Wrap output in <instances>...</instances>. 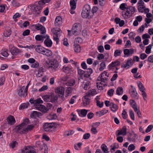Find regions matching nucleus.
<instances>
[{
	"instance_id": "nucleus-29",
	"label": "nucleus",
	"mask_w": 153,
	"mask_h": 153,
	"mask_svg": "<svg viewBox=\"0 0 153 153\" xmlns=\"http://www.w3.org/2000/svg\"><path fill=\"white\" fill-rule=\"evenodd\" d=\"M29 102L31 103H33L34 104H35V105L39 103H43V101L41 100L40 98H39L35 100H34L33 99H31L30 100Z\"/></svg>"
},
{
	"instance_id": "nucleus-4",
	"label": "nucleus",
	"mask_w": 153,
	"mask_h": 153,
	"mask_svg": "<svg viewBox=\"0 0 153 153\" xmlns=\"http://www.w3.org/2000/svg\"><path fill=\"white\" fill-rule=\"evenodd\" d=\"M81 25L79 23H77L74 24L72 27L73 34L76 36L77 35L81 30Z\"/></svg>"
},
{
	"instance_id": "nucleus-36",
	"label": "nucleus",
	"mask_w": 153,
	"mask_h": 153,
	"mask_svg": "<svg viewBox=\"0 0 153 153\" xmlns=\"http://www.w3.org/2000/svg\"><path fill=\"white\" fill-rule=\"evenodd\" d=\"M122 13V16L125 19L129 18L131 16V13H130L129 12L128 13V11H123Z\"/></svg>"
},
{
	"instance_id": "nucleus-56",
	"label": "nucleus",
	"mask_w": 153,
	"mask_h": 153,
	"mask_svg": "<svg viewBox=\"0 0 153 153\" xmlns=\"http://www.w3.org/2000/svg\"><path fill=\"white\" fill-rule=\"evenodd\" d=\"M21 14L18 13H16L15 15L13 16V19L14 20L15 22H17V20L16 18H18L20 17Z\"/></svg>"
},
{
	"instance_id": "nucleus-24",
	"label": "nucleus",
	"mask_w": 153,
	"mask_h": 153,
	"mask_svg": "<svg viewBox=\"0 0 153 153\" xmlns=\"http://www.w3.org/2000/svg\"><path fill=\"white\" fill-rule=\"evenodd\" d=\"M42 54L49 57L53 55V53L51 51L45 48Z\"/></svg>"
},
{
	"instance_id": "nucleus-51",
	"label": "nucleus",
	"mask_w": 153,
	"mask_h": 153,
	"mask_svg": "<svg viewBox=\"0 0 153 153\" xmlns=\"http://www.w3.org/2000/svg\"><path fill=\"white\" fill-rule=\"evenodd\" d=\"M130 103L131 106L132 108L137 106L135 101L133 100H130Z\"/></svg>"
},
{
	"instance_id": "nucleus-34",
	"label": "nucleus",
	"mask_w": 153,
	"mask_h": 153,
	"mask_svg": "<svg viewBox=\"0 0 153 153\" xmlns=\"http://www.w3.org/2000/svg\"><path fill=\"white\" fill-rule=\"evenodd\" d=\"M118 133L117 134V136L120 135H126L127 133L126 129L124 127H123L121 131L118 130Z\"/></svg>"
},
{
	"instance_id": "nucleus-35",
	"label": "nucleus",
	"mask_w": 153,
	"mask_h": 153,
	"mask_svg": "<svg viewBox=\"0 0 153 153\" xmlns=\"http://www.w3.org/2000/svg\"><path fill=\"white\" fill-rule=\"evenodd\" d=\"M35 39L38 41H42L46 38V35H37L35 37Z\"/></svg>"
},
{
	"instance_id": "nucleus-8",
	"label": "nucleus",
	"mask_w": 153,
	"mask_h": 153,
	"mask_svg": "<svg viewBox=\"0 0 153 153\" xmlns=\"http://www.w3.org/2000/svg\"><path fill=\"white\" fill-rule=\"evenodd\" d=\"M54 126L53 123H45L44 125V128L45 131L50 132L52 131V128Z\"/></svg>"
},
{
	"instance_id": "nucleus-46",
	"label": "nucleus",
	"mask_w": 153,
	"mask_h": 153,
	"mask_svg": "<svg viewBox=\"0 0 153 153\" xmlns=\"http://www.w3.org/2000/svg\"><path fill=\"white\" fill-rule=\"evenodd\" d=\"M12 3L13 6L15 7H18L20 5L19 3L17 0H12Z\"/></svg>"
},
{
	"instance_id": "nucleus-41",
	"label": "nucleus",
	"mask_w": 153,
	"mask_h": 153,
	"mask_svg": "<svg viewBox=\"0 0 153 153\" xmlns=\"http://www.w3.org/2000/svg\"><path fill=\"white\" fill-rule=\"evenodd\" d=\"M122 53V51L120 50H116L114 51V56L115 57L120 56H121Z\"/></svg>"
},
{
	"instance_id": "nucleus-50",
	"label": "nucleus",
	"mask_w": 153,
	"mask_h": 153,
	"mask_svg": "<svg viewBox=\"0 0 153 153\" xmlns=\"http://www.w3.org/2000/svg\"><path fill=\"white\" fill-rule=\"evenodd\" d=\"M82 35L85 37H87L88 36H89L90 35V33L85 30H82Z\"/></svg>"
},
{
	"instance_id": "nucleus-15",
	"label": "nucleus",
	"mask_w": 153,
	"mask_h": 153,
	"mask_svg": "<svg viewBox=\"0 0 153 153\" xmlns=\"http://www.w3.org/2000/svg\"><path fill=\"white\" fill-rule=\"evenodd\" d=\"M44 43L47 47H51L52 45V42L51 40L49 38V36L48 35H46Z\"/></svg>"
},
{
	"instance_id": "nucleus-9",
	"label": "nucleus",
	"mask_w": 153,
	"mask_h": 153,
	"mask_svg": "<svg viewBox=\"0 0 153 153\" xmlns=\"http://www.w3.org/2000/svg\"><path fill=\"white\" fill-rule=\"evenodd\" d=\"M21 153H36V152L32 147L27 146L21 150Z\"/></svg>"
},
{
	"instance_id": "nucleus-5",
	"label": "nucleus",
	"mask_w": 153,
	"mask_h": 153,
	"mask_svg": "<svg viewBox=\"0 0 153 153\" xmlns=\"http://www.w3.org/2000/svg\"><path fill=\"white\" fill-rule=\"evenodd\" d=\"M18 94L20 97H25L27 95V89H25V86H23L18 91Z\"/></svg>"
},
{
	"instance_id": "nucleus-54",
	"label": "nucleus",
	"mask_w": 153,
	"mask_h": 153,
	"mask_svg": "<svg viewBox=\"0 0 153 153\" xmlns=\"http://www.w3.org/2000/svg\"><path fill=\"white\" fill-rule=\"evenodd\" d=\"M129 113L131 118L132 120H134V114L133 111L131 110H130L129 111Z\"/></svg>"
},
{
	"instance_id": "nucleus-2",
	"label": "nucleus",
	"mask_w": 153,
	"mask_h": 153,
	"mask_svg": "<svg viewBox=\"0 0 153 153\" xmlns=\"http://www.w3.org/2000/svg\"><path fill=\"white\" fill-rule=\"evenodd\" d=\"M91 11V8L90 6L88 5H85L83 7L82 12V17L84 18H88L89 19L91 17V16H90Z\"/></svg>"
},
{
	"instance_id": "nucleus-37",
	"label": "nucleus",
	"mask_w": 153,
	"mask_h": 153,
	"mask_svg": "<svg viewBox=\"0 0 153 153\" xmlns=\"http://www.w3.org/2000/svg\"><path fill=\"white\" fill-rule=\"evenodd\" d=\"M41 115V114L38 111H34L30 115V116L32 118H36L39 117Z\"/></svg>"
},
{
	"instance_id": "nucleus-12",
	"label": "nucleus",
	"mask_w": 153,
	"mask_h": 153,
	"mask_svg": "<svg viewBox=\"0 0 153 153\" xmlns=\"http://www.w3.org/2000/svg\"><path fill=\"white\" fill-rule=\"evenodd\" d=\"M58 99V97L54 93H51L49 94V102L52 103L56 102Z\"/></svg>"
},
{
	"instance_id": "nucleus-60",
	"label": "nucleus",
	"mask_w": 153,
	"mask_h": 153,
	"mask_svg": "<svg viewBox=\"0 0 153 153\" xmlns=\"http://www.w3.org/2000/svg\"><path fill=\"white\" fill-rule=\"evenodd\" d=\"M39 66V63L36 61L33 63L31 65V67L33 68H37Z\"/></svg>"
},
{
	"instance_id": "nucleus-61",
	"label": "nucleus",
	"mask_w": 153,
	"mask_h": 153,
	"mask_svg": "<svg viewBox=\"0 0 153 153\" xmlns=\"http://www.w3.org/2000/svg\"><path fill=\"white\" fill-rule=\"evenodd\" d=\"M96 92V91L95 90L93 89L90 90L87 93L89 95V96H90V97L91 96H93L95 94Z\"/></svg>"
},
{
	"instance_id": "nucleus-19",
	"label": "nucleus",
	"mask_w": 153,
	"mask_h": 153,
	"mask_svg": "<svg viewBox=\"0 0 153 153\" xmlns=\"http://www.w3.org/2000/svg\"><path fill=\"white\" fill-rule=\"evenodd\" d=\"M65 88L62 87H60L57 88L55 89V92L58 95L64 94Z\"/></svg>"
},
{
	"instance_id": "nucleus-48",
	"label": "nucleus",
	"mask_w": 153,
	"mask_h": 153,
	"mask_svg": "<svg viewBox=\"0 0 153 153\" xmlns=\"http://www.w3.org/2000/svg\"><path fill=\"white\" fill-rule=\"evenodd\" d=\"M101 148L102 150L105 153H108L109 152L108 151V149L107 146L105 144H102L101 146Z\"/></svg>"
},
{
	"instance_id": "nucleus-28",
	"label": "nucleus",
	"mask_w": 153,
	"mask_h": 153,
	"mask_svg": "<svg viewBox=\"0 0 153 153\" xmlns=\"http://www.w3.org/2000/svg\"><path fill=\"white\" fill-rule=\"evenodd\" d=\"M10 51L13 55H16L21 52L19 49L16 48L12 49Z\"/></svg>"
},
{
	"instance_id": "nucleus-14",
	"label": "nucleus",
	"mask_w": 153,
	"mask_h": 153,
	"mask_svg": "<svg viewBox=\"0 0 153 153\" xmlns=\"http://www.w3.org/2000/svg\"><path fill=\"white\" fill-rule=\"evenodd\" d=\"M14 130L16 132L22 133L25 132V127L21 124L18 126H16Z\"/></svg>"
},
{
	"instance_id": "nucleus-7",
	"label": "nucleus",
	"mask_w": 153,
	"mask_h": 153,
	"mask_svg": "<svg viewBox=\"0 0 153 153\" xmlns=\"http://www.w3.org/2000/svg\"><path fill=\"white\" fill-rule=\"evenodd\" d=\"M42 8V6L35 4L33 6L32 8L33 13L36 15L39 14L40 13Z\"/></svg>"
},
{
	"instance_id": "nucleus-22",
	"label": "nucleus",
	"mask_w": 153,
	"mask_h": 153,
	"mask_svg": "<svg viewBox=\"0 0 153 153\" xmlns=\"http://www.w3.org/2000/svg\"><path fill=\"white\" fill-rule=\"evenodd\" d=\"M62 18L59 16H57L55 19V24L56 26H59L62 24Z\"/></svg>"
},
{
	"instance_id": "nucleus-58",
	"label": "nucleus",
	"mask_w": 153,
	"mask_h": 153,
	"mask_svg": "<svg viewBox=\"0 0 153 153\" xmlns=\"http://www.w3.org/2000/svg\"><path fill=\"white\" fill-rule=\"evenodd\" d=\"M100 68L99 70L100 71H102L105 67V63L104 62H102L100 64Z\"/></svg>"
},
{
	"instance_id": "nucleus-27",
	"label": "nucleus",
	"mask_w": 153,
	"mask_h": 153,
	"mask_svg": "<svg viewBox=\"0 0 153 153\" xmlns=\"http://www.w3.org/2000/svg\"><path fill=\"white\" fill-rule=\"evenodd\" d=\"M92 72L93 71L91 68H88L86 71H85L84 77L86 78L90 76Z\"/></svg>"
},
{
	"instance_id": "nucleus-30",
	"label": "nucleus",
	"mask_w": 153,
	"mask_h": 153,
	"mask_svg": "<svg viewBox=\"0 0 153 153\" xmlns=\"http://www.w3.org/2000/svg\"><path fill=\"white\" fill-rule=\"evenodd\" d=\"M40 153H48L47 146L45 144H43L42 146Z\"/></svg>"
},
{
	"instance_id": "nucleus-6",
	"label": "nucleus",
	"mask_w": 153,
	"mask_h": 153,
	"mask_svg": "<svg viewBox=\"0 0 153 153\" xmlns=\"http://www.w3.org/2000/svg\"><path fill=\"white\" fill-rule=\"evenodd\" d=\"M120 62L118 60L116 61L112 62L110 64L108 67V69L109 70H113L114 68H115L117 70H118L119 68H117V66L120 65Z\"/></svg>"
},
{
	"instance_id": "nucleus-40",
	"label": "nucleus",
	"mask_w": 153,
	"mask_h": 153,
	"mask_svg": "<svg viewBox=\"0 0 153 153\" xmlns=\"http://www.w3.org/2000/svg\"><path fill=\"white\" fill-rule=\"evenodd\" d=\"M74 51L76 52H79L81 51V48L79 45L75 44L74 45Z\"/></svg>"
},
{
	"instance_id": "nucleus-42",
	"label": "nucleus",
	"mask_w": 153,
	"mask_h": 153,
	"mask_svg": "<svg viewBox=\"0 0 153 153\" xmlns=\"http://www.w3.org/2000/svg\"><path fill=\"white\" fill-rule=\"evenodd\" d=\"M57 118V116L56 114H50L48 116V118L50 120H55Z\"/></svg>"
},
{
	"instance_id": "nucleus-44",
	"label": "nucleus",
	"mask_w": 153,
	"mask_h": 153,
	"mask_svg": "<svg viewBox=\"0 0 153 153\" xmlns=\"http://www.w3.org/2000/svg\"><path fill=\"white\" fill-rule=\"evenodd\" d=\"M152 45H149L146 47L145 52L146 53L149 54L151 53V49L152 48Z\"/></svg>"
},
{
	"instance_id": "nucleus-55",
	"label": "nucleus",
	"mask_w": 153,
	"mask_h": 153,
	"mask_svg": "<svg viewBox=\"0 0 153 153\" xmlns=\"http://www.w3.org/2000/svg\"><path fill=\"white\" fill-rule=\"evenodd\" d=\"M28 104L24 103L21 104L19 107L20 109H23L28 107Z\"/></svg>"
},
{
	"instance_id": "nucleus-3",
	"label": "nucleus",
	"mask_w": 153,
	"mask_h": 153,
	"mask_svg": "<svg viewBox=\"0 0 153 153\" xmlns=\"http://www.w3.org/2000/svg\"><path fill=\"white\" fill-rule=\"evenodd\" d=\"M52 32L53 34V39L55 41L57 44L58 42L59 38V35L61 33V31L59 28H53L52 29Z\"/></svg>"
},
{
	"instance_id": "nucleus-52",
	"label": "nucleus",
	"mask_w": 153,
	"mask_h": 153,
	"mask_svg": "<svg viewBox=\"0 0 153 153\" xmlns=\"http://www.w3.org/2000/svg\"><path fill=\"white\" fill-rule=\"evenodd\" d=\"M138 86L140 91L141 92L143 91H145V89L141 82H140L138 84Z\"/></svg>"
},
{
	"instance_id": "nucleus-18",
	"label": "nucleus",
	"mask_w": 153,
	"mask_h": 153,
	"mask_svg": "<svg viewBox=\"0 0 153 153\" xmlns=\"http://www.w3.org/2000/svg\"><path fill=\"white\" fill-rule=\"evenodd\" d=\"M132 88L131 91L130 92L131 96L133 98L137 99L138 97V94L135 88H133L132 86H131Z\"/></svg>"
},
{
	"instance_id": "nucleus-33",
	"label": "nucleus",
	"mask_w": 153,
	"mask_h": 153,
	"mask_svg": "<svg viewBox=\"0 0 153 153\" xmlns=\"http://www.w3.org/2000/svg\"><path fill=\"white\" fill-rule=\"evenodd\" d=\"M78 73L79 75L80 76L78 80L79 81L81 79H82L83 76H84V74H85V71L80 69L78 70Z\"/></svg>"
},
{
	"instance_id": "nucleus-25",
	"label": "nucleus",
	"mask_w": 153,
	"mask_h": 153,
	"mask_svg": "<svg viewBox=\"0 0 153 153\" xmlns=\"http://www.w3.org/2000/svg\"><path fill=\"white\" fill-rule=\"evenodd\" d=\"M80 111V113L78 112L79 115L81 117H85L87 115L88 110H87L85 109H82L79 110Z\"/></svg>"
},
{
	"instance_id": "nucleus-26",
	"label": "nucleus",
	"mask_w": 153,
	"mask_h": 153,
	"mask_svg": "<svg viewBox=\"0 0 153 153\" xmlns=\"http://www.w3.org/2000/svg\"><path fill=\"white\" fill-rule=\"evenodd\" d=\"M73 89V88L71 87H69L67 88L65 91V97L66 98H67L69 96L71 95V94L72 92Z\"/></svg>"
},
{
	"instance_id": "nucleus-1",
	"label": "nucleus",
	"mask_w": 153,
	"mask_h": 153,
	"mask_svg": "<svg viewBox=\"0 0 153 153\" xmlns=\"http://www.w3.org/2000/svg\"><path fill=\"white\" fill-rule=\"evenodd\" d=\"M59 64L57 60L55 59L50 60L49 62H46L45 66L47 68H51L53 71H55L57 69Z\"/></svg>"
},
{
	"instance_id": "nucleus-62",
	"label": "nucleus",
	"mask_w": 153,
	"mask_h": 153,
	"mask_svg": "<svg viewBox=\"0 0 153 153\" xmlns=\"http://www.w3.org/2000/svg\"><path fill=\"white\" fill-rule=\"evenodd\" d=\"M135 149V146L133 144H131L128 146V149L129 151H131Z\"/></svg>"
},
{
	"instance_id": "nucleus-64",
	"label": "nucleus",
	"mask_w": 153,
	"mask_h": 153,
	"mask_svg": "<svg viewBox=\"0 0 153 153\" xmlns=\"http://www.w3.org/2000/svg\"><path fill=\"white\" fill-rule=\"evenodd\" d=\"M98 80H100L101 82H105L107 81V79L106 77L105 78L104 77H101V76L100 77H99Z\"/></svg>"
},
{
	"instance_id": "nucleus-59",
	"label": "nucleus",
	"mask_w": 153,
	"mask_h": 153,
	"mask_svg": "<svg viewBox=\"0 0 153 153\" xmlns=\"http://www.w3.org/2000/svg\"><path fill=\"white\" fill-rule=\"evenodd\" d=\"M49 94L46 95L42 97L44 100L46 102H49Z\"/></svg>"
},
{
	"instance_id": "nucleus-20",
	"label": "nucleus",
	"mask_w": 153,
	"mask_h": 153,
	"mask_svg": "<svg viewBox=\"0 0 153 153\" xmlns=\"http://www.w3.org/2000/svg\"><path fill=\"white\" fill-rule=\"evenodd\" d=\"M34 48L37 52L42 54L45 49V48L39 45L35 46Z\"/></svg>"
},
{
	"instance_id": "nucleus-31",
	"label": "nucleus",
	"mask_w": 153,
	"mask_h": 153,
	"mask_svg": "<svg viewBox=\"0 0 153 153\" xmlns=\"http://www.w3.org/2000/svg\"><path fill=\"white\" fill-rule=\"evenodd\" d=\"M77 0H71L70 4L71 10H75L76 7V4Z\"/></svg>"
},
{
	"instance_id": "nucleus-21",
	"label": "nucleus",
	"mask_w": 153,
	"mask_h": 153,
	"mask_svg": "<svg viewBox=\"0 0 153 153\" xmlns=\"http://www.w3.org/2000/svg\"><path fill=\"white\" fill-rule=\"evenodd\" d=\"M124 53L125 55L128 56L130 54H132L134 53V50L132 48L129 49H125L124 50Z\"/></svg>"
},
{
	"instance_id": "nucleus-17",
	"label": "nucleus",
	"mask_w": 153,
	"mask_h": 153,
	"mask_svg": "<svg viewBox=\"0 0 153 153\" xmlns=\"http://www.w3.org/2000/svg\"><path fill=\"white\" fill-rule=\"evenodd\" d=\"M7 123L10 125H13L16 123L15 120L13 116L10 115L7 119Z\"/></svg>"
},
{
	"instance_id": "nucleus-53",
	"label": "nucleus",
	"mask_w": 153,
	"mask_h": 153,
	"mask_svg": "<svg viewBox=\"0 0 153 153\" xmlns=\"http://www.w3.org/2000/svg\"><path fill=\"white\" fill-rule=\"evenodd\" d=\"M74 133V131L73 130H71L70 131H66L64 132V135L68 136Z\"/></svg>"
},
{
	"instance_id": "nucleus-47",
	"label": "nucleus",
	"mask_w": 153,
	"mask_h": 153,
	"mask_svg": "<svg viewBox=\"0 0 153 153\" xmlns=\"http://www.w3.org/2000/svg\"><path fill=\"white\" fill-rule=\"evenodd\" d=\"M29 120L28 119H25L23 121L22 123L21 124V125L25 127L28 124L30 123Z\"/></svg>"
},
{
	"instance_id": "nucleus-23",
	"label": "nucleus",
	"mask_w": 153,
	"mask_h": 153,
	"mask_svg": "<svg viewBox=\"0 0 153 153\" xmlns=\"http://www.w3.org/2000/svg\"><path fill=\"white\" fill-rule=\"evenodd\" d=\"M132 62L133 61L132 59H128L126 63L124 64L123 65H122L121 67L123 68V67L124 68H128L130 66L133 65Z\"/></svg>"
},
{
	"instance_id": "nucleus-45",
	"label": "nucleus",
	"mask_w": 153,
	"mask_h": 153,
	"mask_svg": "<svg viewBox=\"0 0 153 153\" xmlns=\"http://www.w3.org/2000/svg\"><path fill=\"white\" fill-rule=\"evenodd\" d=\"M63 70L65 72L68 74L70 72L71 68L68 66H64L63 68Z\"/></svg>"
},
{
	"instance_id": "nucleus-13",
	"label": "nucleus",
	"mask_w": 153,
	"mask_h": 153,
	"mask_svg": "<svg viewBox=\"0 0 153 153\" xmlns=\"http://www.w3.org/2000/svg\"><path fill=\"white\" fill-rule=\"evenodd\" d=\"M137 9L139 12L142 13L144 12L145 13H146L149 11V9L146 8L145 6L143 5H139L137 7Z\"/></svg>"
},
{
	"instance_id": "nucleus-10",
	"label": "nucleus",
	"mask_w": 153,
	"mask_h": 153,
	"mask_svg": "<svg viewBox=\"0 0 153 153\" xmlns=\"http://www.w3.org/2000/svg\"><path fill=\"white\" fill-rule=\"evenodd\" d=\"M41 103H39L35 105V108L39 111L45 113L48 111V109L43 105L40 104Z\"/></svg>"
},
{
	"instance_id": "nucleus-63",
	"label": "nucleus",
	"mask_w": 153,
	"mask_h": 153,
	"mask_svg": "<svg viewBox=\"0 0 153 153\" xmlns=\"http://www.w3.org/2000/svg\"><path fill=\"white\" fill-rule=\"evenodd\" d=\"M153 126L152 125H150L149 126L146 130V132L148 133L150 132L153 128Z\"/></svg>"
},
{
	"instance_id": "nucleus-11",
	"label": "nucleus",
	"mask_w": 153,
	"mask_h": 153,
	"mask_svg": "<svg viewBox=\"0 0 153 153\" xmlns=\"http://www.w3.org/2000/svg\"><path fill=\"white\" fill-rule=\"evenodd\" d=\"M34 28L37 30H40L41 33L42 34L45 33L46 32L45 28L42 25L38 24L33 25Z\"/></svg>"
},
{
	"instance_id": "nucleus-39",
	"label": "nucleus",
	"mask_w": 153,
	"mask_h": 153,
	"mask_svg": "<svg viewBox=\"0 0 153 153\" xmlns=\"http://www.w3.org/2000/svg\"><path fill=\"white\" fill-rule=\"evenodd\" d=\"M108 111L107 110H102L99 112H97V114L98 116L100 117L106 114Z\"/></svg>"
},
{
	"instance_id": "nucleus-57",
	"label": "nucleus",
	"mask_w": 153,
	"mask_h": 153,
	"mask_svg": "<svg viewBox=\"0 0 153 153\" xmlns=\"http://www.w3.org/2000/svg\"><path fill=\"white\" fill-rule=\"evenodd\" d=\"M141 94L144 100L146 101L147 99V95L145 91H143L141 92Z\"/></svg>"
},
{
	"instance_id": "nucleus-32",
	"label": "nucleus",
	"mask_w": 153,
	"mask_h": 153,
	"mask_svg": "<svg viewBox=\"0 0 153 153\" xmlns=\"http://www.w3.org/2000/svg\"><path fill=\"white\" fill-rule=\"evenodd\" d=\"M110 106H111V110L114 112H115L118 109V107L117 105L114 103L113 102H111L110 104Z\"/></svg>"
},
{
	"instance_id": "nucleus-49",
	"label": "nucleus",
	"mask_w": 153,
	"mask_h": 153,
	"mask_svg": "<svg viewBox=\"0 0 153 153\" xmlns=\"http://www.w3.org/2000/svg\"><path fill=\"white\" fill-rule=\"evenodd\" d=\"M11 33V30L9 29L7 30L6 32L4 33V35L5 37H9L10 36Z\"/></svg>"
},
{
	"instance_id": "nucleus-43",
	"label": "nucleus",
	"mask_w": 153,
	"mask_h": 153,
	"mask_svg": "<svg viewBox=\"0 0 153 153\" xmlns=\"http://www.w3.org/2000/svg\"><path fill=\"white\" fill-rule=\"evenodd\" d=\"M117 94L118 95L122 94L123 93V89L122 87H119L116 90Z\"/></svg>"
},
{
	"instance_id": "nucleus-16",
	"label": "nucleus",
	"mask_w": 153,
	"mask_h": 153,
	"mask_svg": "<svg viewBox=\"0 0 153 153\" xmlns=\"http://www.w3.org/2000/svg\"><path fill=\"white\" fill-rule=\"evenodd\" d=\"M90 85L89 81L85 80L82 82V86L85 90H87L90 88Z\"/></svg>"
},
{
	"instance_id": "nucleus-38",
	"label": "nucleus",
	"mask_w": 153,
	"mask_h": 153,
	"mask_svg": "<svg viewBox=\"0 0 153 153\" xmlns=\"http://www.w3.org/2000/svg\"><path fill=\"white\" fill-rule=\"evenodd\" d=\"M34 127V125L33 124L29 125L26 127L25 128V132H27L29 131H31Z\"/></svg>"
}]
</instances>
